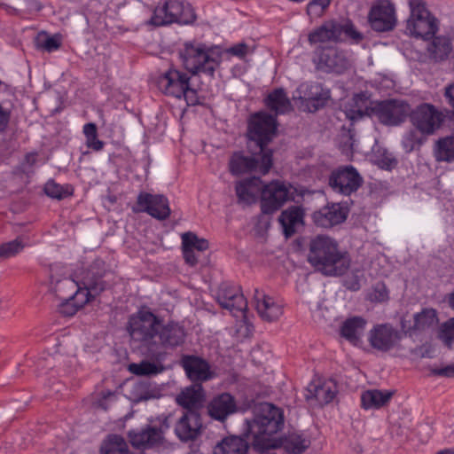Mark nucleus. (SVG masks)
I'll list each match as a JSON object with an SVG mask.
<instances>
[{
	"label": "nucleus",
	"mask_w": 454,
	"mask_h": 454,
	"mask_svg": "<svg viewBox=\"0 0 454 454\" xmlns=\"http://www.w3.org/2000/svg\"><path fill=\"white\" fill-rule=\"evenodd\" d=\"M132 454V453H131Z\"/></svg>",
	"instance_id": "nucleus-64"
},
{
	"label": "nucleus",
	"mask_w": 454,
	"mask_h": 454,
	"mask_svg": "<svg viewBox=\"0 0 454 454\" xmlns=\"http://www.w3.org/2000/svg\"><path fill=\"white\" fill-rule=\"evenodd\" d=\"M207 410L211 418L223 421L228 416L237 411V403L231 394L223 393L211 400Z\"/></svg>",
	"instance_id": "nucleus-27"
},
{
	"label": "nucleus",
	"mask_w": 454,
	"mask_h": 454,
	"mask_svg": "<svg viewBox=\"0 0 454 454\" xmlns=\"http://www.w3.org/2000/svg\"><path fill=\"white\" fill-rule=\"evenodd\" d=\"M77 282L70 278L55 279L51 277V289L59 300H67L72 297V294L76 290Z\"/></svg>",
	"instance_id": "nucleus-42"
},
{
	"label": "nucleus",
	"mask_w": 454,
	"mask_h": 454,
	"mask_svg": "<svg viewBox=\"0 0 454 454\" xmlns=\"http://www.w3.org/2000/svg\"><path fill=\"white\" fill-rule=\"evenodd\" d=\"M262 454H277V453L273 452V451H264Z\"/></svg>",
	"instance_id": "nucleus-63"
},
{
	"label": "nucleus",
	"mask_w": 454,
	"mask_h": 454,
	"mask_svg": "<svg viewBox=\"0 0 454 454\" xmlns=\"http://www.w3.org/2000/svg\"><path fill=\"white\" fill-rule=\"evenodd\" d=\"M83 134L86 137V145L94 151H101L104 142L98 138V130L95 123L90 122L83 126Z\"/></svg>",
	"instance_id": "nucleus-46"
},
{
	"label": "nucleus",
	"mask_w": 454,
	"mask_h": 454,
	"mask_svg": "<svg viewBox=\"0 0 454 454\" xmlns=\"http://www.w3.org/2000/svg\"><path fill=\"white\" fill-rule=\"evenodd\" d=\"M403 338V333L390 324L374 325L368 333L371 347L378 351L387 352Z\"/></svg>",
	"instance_id": "nucleus-18"
},
{
	"label": "nucleus",
	"mask_w": 454,
	"mask_h": 454,
	"mask_svg": "<svg viewBox=\"0 0 454 454\" xmlns=\"http://www.w3.org/2000/svg\"><path fill=\"white\" fill-rule=\"evenodd\" d=\"M434 156L436 161H454V136L439 138L434 145Z\"/></svg>",
	"instance_id": "nucleus-40"
},
{
	"label": "nucleus",
	"mask_w": 454,
	"mask_h": 454,
	"mask_svg": "<svg viewBox=\"0 0 454 454\" xmlns=\"http://www.w3.org/2000/svg\"><path fill=\"white\" fill-rule=\"evenodd\" d=\"M436 454H454V450L453 449H445V450L438 451Z\"/></svg>",
	"instance_id": "nucleus-62"
},
{
	"label": "nucleus",
	"mask_w": 454,
	"mask_h": 454,
	"mask_svg": "<svg viewBox=\"0 0 454 454\" xmlns=\"http://www.w3.org/2000/svg\"><path fill=\"white\" fill-rule=\"evenodd\" d=\"M364 179L352 165L340 166L333 169L328 178L331 189L339 194L350 196L362 186Z\"/></svg>",
	"instance_id": "nucleus-14"
},
{
	"label": "nucleus",
	"mask_w": 454,
	"mask_h": 454,
	"mask_svg": "<svg viewBox=\"0 0 454 454\" xmlns=\"http://www.w3.org/2000/svg\"><path fill=\"white\" fill-rule=\"evenodd\" d=\"M262 180L255 176L240 180L235 185L238 202L243 205L255 203L259 193L262 194Z\"/></svg>",
	"instance_id": "nucleus-29"
},
{
	"label": "nucleus",
	"mask_w": 454,
	"mask_h": 454,
	"mask_svg": "<svg viewBox=\"0 0 454 454\" xmlns=\"http://www.w3.org/2000/svg\"><path fill=\"white\" fill-rule=\"evenodd\" d=\"M372 106H369V98L364 92L355 94L353 98L345 105L344 113L346 118L351 122H355L365 116L373 115Z\"/></svg>",
	"instance_id": "nucleus-31"
},
{
	"label": "nucleus",
	"mask_w": 454,
	"mask_h": 454,
	"mask_svg": "<svg viewBox=\"0 0 454 454\" xmlns=\"http://www.w3.org/2000/svg\"><path fill=\"white\" fill-rule=\"evenodd\" d=\"M180 57L187 71L192 74H203L214 77L222 63V51L217 46H208L198 41L184 43Z\"/></svg>",
	"instance_id": "nucleus-3"
},
{
	"label": "nucleus",
	"mask_w": 454,
	"mask_h": 454,
	"mask_svg": "<svg viewBox=\"0 0 454 454\" xmlns=\"http://www.w3.org/2000/svg\"><path fill=\"white\" fill-rule=\"evenodd\" d=\"M277 129L276 119L266 113H258L252 116L248 123V137L254 141L261 152H271L265 145L272 139Z\"/></svg>",
	"instance_id": "nucleus-15"
},
{
	"label": "nucleus",
	"mask_w": 454,
	"mask_h": 454,
	"mask_svg": "<svg viewBox=\"0 0 454 454\" xmlns=\"http://www.w3.org/2000/svg\"><path fill=\"white\" fill-rule=\"evenodd\" d=\"M205 394L201 384L192 383L184 389L177 396L176 403L187 411H194L204 401Z\"/></svg>",
	"instance_id": "nucleus-33"
},
{
	"label": "nucleus",
	"mask_w": 454,
	"mask_h": 454,
	"mask_svg": "<svg viewBox=\"0 0 454 454\" xmlns=\"http://www.w3.org/2000/svg\"><path fill=\"white\" fill-rule=\"evenodd\" d=\"M309 444V440L299 434H289L284 442L285 449L292 454H300L305 451Z\"/></svg>",
	"instance_id": "nucleus-44"
},
{
	"label": "nucleus",
	"mask_w": 454,
	"mask_h": 454,
	"mask_svg": "<svg viewBox=\"0 0 454 454\" xmlns=\"http://www.w3.org/2000/svg\"><path fill=\"white\" fill-rule=\"evenodd\" d=\"M160 323V318L153 312L142 309L129 318L128 332L134 341L154 355Z\"/></svg>",
	"instance_id": "nucleus-4"
},
{
	"label": "nucleus",
	"mask_w": 454,
	"mask_h": 454,
	"mask_svg": "<svg viewBox=\"0 0 454 454\" xmlns=\"http://www.w3.org/2000/svg\"><path fill=\"white\" fill-rule=\"evenodd\" d=\"M61 303L59 305V312L65 317L74 316L80 308L76 305L74 300L67 299L60 300Z\"/></svg>",
	"instance_id": "nucleus-54"
},
{
	"label": "nucleus",
	"mask_w": 454,
	"mask_h": 454,
	"mask_svg": "<svg viewBox=\"0 0 454 454\" xmlns=\"http://www.w3.org/2000/svg\"><path fill=\"white\" fill-rule=\"evenodd\" d=\"M372 111L380 123L398 126L410 116L411 106L403 99H387L377 102Z\"/></svg>",
	"instance_id": "nucleus-13"
},
{
	"label": "nucleus",
	"mask_w": 454,
	"mask_h": 454,
	"mask_svg": "<svg viewBox=\"0 0 454 454\" xmlns=\"http://www.w3.org/2000/svg\"><path fill=\"white\" fill-rule=\"evenodd\" d=\"M196 20L192 5L177 0L166 1L163 5L157 6L150 20V24L160 27L174 22L191 24Z\"/></svg>",
	"instance_id": "nucleus-7"
},
{
	"label": "nucleus",
	"mask_w": 454,
	"mask_h": 454,
	"mask_svg": "<svg viewBox=\"0 0 454 454\" xmlns=\"http://www.w3.org/2000/svg\"><path fill=\"white\" fill-rule=\"evenodd\" d=\"M164 430L161 427H147L140 432L130 431L128 434L133 447L147 449L163 442Z\"/></svg>",
	"instance_id": "nucleus-28"
},
{
	"label": "nucleus",
	"mask_w": 454,
	"mask_h": 454,
	"mask_svg": "<svg viewBox=\"0 0 454 454\" xmlns=\"http://www.w3.org/2000/svg\"><path fill=\"white\" fill-rule=\"evenodd\" d=\"M444 96L447 98L449 104L454 108V83L445 88Z\"/></svg>",
	"instance_id": "nucleus-60"
},
{
	"label": "nucleus",
	"mask_w": 454,
	"mask_h": 454,
	"mask_svg": "<svg viewBox=\"0 0 454 454\" xmlns=\"http://www.w3.org/2000/svg\"><path fill=\"white\" fill-rule=\"evenodd\" d=\"M411 14L406 22L407 32L416 38L426 39L438 29L437 20L431 15L422 0H410Z\"/></svg>",
	"instance_id": "nucleus-8"
},
{
	"label": "nucleus",
	"mask_w": 454,
	"mask_h": 454,
	"mask_svg": "<svg viewBox=\"0 0 454 454\" xmlns=\"http://www.w3.org/2000/svg\"><path fill=\"white\" fill-rule=\"evenodd\" d=\"M164 370L165 367L159 362L142 361L129 365V371L139 376H153L161 373Z\"/></svg>",
	"instance_id": "nucleus-43"
},
{
	"label": "nucleus",
	"mask_w": 454,
	"mask_h": 454,
	"mask_svg": "<svg viewBox=\"0 0 454 454\" xmlns=\"http://www.w3.org/2000/svg\"><path fill=\"white\" fill-rule=\"evenodd\" d=\"M348 216L346 209L339 203L328 204L312 214L313 223L322 228H331L343 223Z\"/></svg>",
	"instance_id": "nucleus-26"
},
{
	"label": "nucleus",
	"mask_w": 454,
	"mask_h": 454,
	"mask_svg": "<svg viewBox=\"0 0 454 454\" xmlns=\"http://www.w3.org/2000/svg\"><path fill=\"white\" fill-rule=\"evenodd\" d=\"M266 106L276 114H284L293 110L292 103L282 88L275 89L265 98Z\"/></svg>",
	"instance_id": "nucleus-34"
},
{
	"label": "nucleus",
	"mask_w": 454,
	"mask_h": 454,
	"mask_svg": "<svg viewBox=\"0 0 454 454\" xmlns=\"http://www.w3.org/2000/svg\"><path fill=\"white\" fill-rule=\"evenodd\" d=\"M183 255L185 262L190 266H195L197 264L198 258L195 254V250L183 247Z\"/></svg>",
	"instance_id": "nucleus-58"
},
{
	"label": "nucleus",
	"mask_w": 454,
	"mask_h": 454,
	"mask_svg": "<svg viewBox=\"0 0 454 454\" xmlns=\"http://www.w3.org/2000/svg\"><path fill=\"white\" fill-rule=\"evenodd\" d=\"M137 205L138 211L145 212L158 220H165L170 215L168 199L160 194L140 192L137 196Z\"/></svg>",
	"instance_id": "nucleus-21"
},
{
	"label": "nucleus",
	"mask_w": 454,
	"mask_h": 454,
	"mask_svg": "<svg viewBox=\"0 0 454 454\" xmlns=\"http://www.w3.org/2000/svg\"><path fill=\"white\" fill-rule=\"evenodd\" d=\"M366 299L371 302L380 303L389 299L388 290L383 282H377L368 291Z\"/></svg>",
	"instance_id": "nucleus-48"
},
{
	"label": "nucleus",
	"mask_w": 454,
	"mask_h": 454,
	"mask_svg": "<svg viewBox=\"0 0 454 454\" xmlns=\"http://www.w3.org/2000/svg\"><path fill=\"white\" fill-rule=\"evenodd\" d=\"M438 336L448 348H454V317L442 324Z\"/></svg>",
	"instance_id": "nucleus-49"
},
{
	"label": "nucleus",
	"mask_w": 454,
	"mask_h": 454,
	"mask_svg": "<svg viewBox=\"0 0 454 454\" xmlns=\"http://www.w3.org/2000/svg\"><path fill=\"white\" fill-rule=\"evenodd\" d=\"M311 44L318 43L343 42L351 39L356 43L362 41L363 35L358 32L353 22L347 19L343 20H329L309 34Z\"/></svg>",
	"instance_id": "nucleus-6"
},
{
	"label": "nucleus",
	"mask_w": 454,
	"mask_h": 454,
	"mask_svg": "<svg viewBox=\"0 0 454 454\" xmlns=\"http://www.w3.org/2000/svg\"><path fill=\"white\" fill-rule=\"evenodd\" d=\"M24 247L25 244L20 239L3 243L0 245V258L8 259L15 256L21 252Z\"/></svg>",
	"instance_id": "nucleus-50"
},
{
	"label": "nucleus",
	"mask_w": 454,
	"mask_h": 454,
	"mask_svg": "<svg viewBox=\"0 0 454 454\" xmlns=\"http://www.w3.org/2000/svg\"><path fill=\"white\" fill-rule=\"evenodd\" d=\"M60 41L59 38L55 36H49L43 40V43L39 44L40 47L47 51L48 52H51L53 51L58 50L60 47Z\"/></svg>",
	"instance_id": "nucleus-56"
},
{
	"label": "nucleus",
	"mask_w": 454,
	"mask_h": 454,
	"mask_svg": "<svg viewBox=\"0 0 454 454\" xmlns=\"http://www.w3.org/2000/svg\"><path fill=\"white\" fill-rule=\"evenodd\" d=\"M44 192L48 197L56 200H62L72 194L73 189L70 185H61L54 180H49L44 185Z\"/></svg>",
	"instance_id": "nucleus-45"
},
{
	"label": "nucleus",
	"mask_w": 454,
	"mask_h": 454,
	"mask_svg": "<svg viewBox=\"0 0 454 454\" xmlns=\"http://www.w3.org/2000/svg\"><path fill=\"white\" fill-rule=\"evenodd\" d=\"M368 22L376 32L392 31L397 23L395 4L389 0H377L369 11Z\"/></svg>",
	"instance_id": "nucleus-16"
},
{
	"label": "nucleus",
	"mask_w": 454,
	"mask_h": 454,
	"mask_svg": "<svg viewBox=\"0 0 454 454\" xmlns=\"http://www.w3.org/2000/svg\"><path fill=\"white\" fill-rule=\"evenodd\" d=\"M100 276H95L92 278H85L83 281L84 288L76 286V290L72 294L71 300L81 309L90 301V296L99 294L106 288V284Z\"/></svg>",
	"instance_id": "nucleus-30"
},
{
	"label": "nucleus",
	"mask_w": 454,
	"mask_h": 454,
	"mask_svg": "<svg viewBox=\"0 0 454 454\" xmlns=\"http://www.w3.org/2000/svg\"><path fill=\"white\" fill-rule=\"evenodd\" d=\"M249 51L248 45L245 43H239L226 50V52L238 58H244Z\"/></svg>",
	"instance_id": "nucleus-55"
},
{
	"label": "nucleus",
	"mask_w": 454,
	"mask_h": 454,
	"mask_svg": "<svg viewBox=\"0 0 454 454\" xmlns=\"http://www.w3.org/2000/svg\"><path fill=\"white\" fill-rule=\"evenodd\" d=\"M309 387V391L320 404H327L332 402L337 393L336 386L332 381L311 385Z\"/></svg>",
	"instance_id": "nucleus-41"
},
{
	"label": "nucleus",
	"mask_w": 454,
	"mask_h": 454,
	"mask_svg": "<svg viewBox=\"0 0 454 454\" xmlns=\"http://www.w3.org/2000/svg\"><path fill=\"white\" fill-rule=\"evenodd\" d=\"M180 365L192 383L202 384L215 376L208 361L196 355L182 356Z\"/></svg>",
	"instance_id": "nucleus-19"
},
{
	"label": "nucleus",
	"mask_w": 454,
	"mask_h": 454,
	"mask_svg": "<svg viewBox=\"0 0 454 454\" xmlns=\"http://www.w3.org/2000/svg\"><path fill=\"white\" fill-rule=\"evenodd\" d=\"M183 247L197 250L199 252L205 251L208 248V241L205 239H200L192 232H185L182 235Z\"/></svg>",
	"instance_id": "nucleus-47"
},
{
	"label": "nucleus",
	"mask_w": 454,
	"mask_h": 454,
	"mask_svg": "<svg viewBox=\"0 0 454 454\" xmlns=\"http://www.w3.org/2000/svg\"><path fill=\"white\" fill-rule=\"evenodd\" d=\"M298 98L305 111L315 113L331 99V90L319 82H304L297 89Z\"/></svg>",
	"instance_id": "nucleus-17"
},
{
	"label": "nucleus",
	"mask_w": 454,
	"mask_h": 454,
	"mask_svg": "<svg viewBox=\"0 0 454 454\" xmlns=\"http://www.w3.org/2000/svg\"><path fill=\"white\" fill-rule=\"evenodd\" d=\"M100 454H131L125 439L115 434H108L101 443Z\"/></svg>",
	"instance_id": "nucleus-39"
},
{
	"label": "nucleus",
	"mask_w": 454,
	"mask_h": 454,
	"mask_svg": "<svg viewBox=\"0 0 454 454\" xmlns=\"http://www.w3.org/2000/svg\"><path fill=\"white\" fill-rule=\"evenodd\" d=\"M377 161L378 165L384 169H392L397 165V160L393 153L386 150L379 155Z\"/></svg>",
	"instance_id": "nucleus-53"
},
{
	"label": "nucleus",
	"mask_w": 454,
	"mask_h": 454,
	"mask_svg": "<svg viewBox=\"0 0 454 454\" xmlns=\"http://www.w3.org/2000/svg\"><path fill=\"white\" fill-rule=\"evenodd\" d=\"M10 114L0 106V131H3L9 121Z\"/></svg>",
	"instance_id": "nucleus-59"
},
{
	"label": "nucleus",
	"mask_w": 454,
	"mask_h": 454,
	"mask_svg": "<svg viewBox=\"0 0 454 454\" xmlns=\"http://www.w3.org/2000/svg\"><path fill=\"white\" fill-rule=\"evenodd\" d=\"M438 324L437 312L434 309H424L414 314L412 319L401 320L402 331L410 336L433 329Z\"/></svg>",
	"instance_id": "nucleus-23"
},
{
	"label": "nucleus",
	"mask_w": 454,
	"mask_h": 454,
	"mask_svg": "<svg viewBox=\"0 0 454 454\" xmlns=\"http://www.w3.org/2000/svg\"><path fill=\"white\" fill-rule=\"evenodd\" d=\"M250 441L239 436L224 438L214 449V454H247Z\"/></svg>",
	"instance_id": "nucleus-36"
},
{
	"label": "nucleus",
	"mask_w": 454,
	"mask_h": 454,
	"mask_svg": "<svg viewBox=\"0 0 454 454\" xmlns=\"http://www.w3.org/2000/svg\"><path fill=\"white\" fill-rule=\"evenodd\" d=\"M448 302L450 307L454 310V292L450 294Z\"/></svg>",
	"instance_id": "nucleus-61"
},
{
	"label": "nucleus",
	"mask_w": 454,
	"mask_h": 454,
	"mask_svg": "<svg viewBox=\"0 0 454 454\" xmlns=\"http://www.w3.org/2000/svg\"><path fill=\"white\" fill-rule=\"evenodd\" d=\"M254 418L246 419L244 435L254 450H262L274 447L273 435L284 427L283 410L270 403L256 404Z\"/></svg>",
	"instance_id": "nucleus-1"
},
{
	"label": "nucleus",
	"mask_w": 454,
	"mask_h": 454,
	"mask_svg": "<svg viewBox=\"0 0 454 454\" xmlns=\"http://www.w3.org/2000/svg\"><path fill=\"white\" fill-rule=\"evenodd\" d=\"M158 89L165 95L176 98H184L188 105L199 103L196 90L190 86V76L178 69L169 68L157 79Z\"/></svg>",
	"instance_id": "nucleus-5"
},
{
	"label": "nucleus",
	"mask_w": 454,
	"mask_h": 454,
	"mask_svg": "<svg viewBox=\"0 0 454 454\" xmlns=\"http://www.w3.org/2000/svg\"><path fill=\"white\" fill-rule=\"evenodd\" d=\"M220 306L238 317L247 310V302L239 286L223 284L217 294Z\"/></svg>",
	"instance_id": "nucleus-22"
},
{
	"label": "nucleus",
	"mask_w": 454,
	"mask_h": 454,
	"mask_svg": "<svg viewBox=\"0 0 454 454\" xmlns=\"http://www.w3.org/2000/svg\"><path fill=\"white\" fill-rule=\"evenodd\" d=\"M202 432L200 415L195 411H186L175 426V434L183 442L197 440Z\"/></svg>",
	"instance_id": "nucleus-20"
},
{
	"label": "nucleus",
	"mask_w": 454,
	"mask_h": 454,
	"mask_svg": "<svg viewBox=\"0 0 454 454\" xmlns=\"http://www.w3.org/2000/svg\"><path fill=\"white\" fill-rule=\"evenodd\" d=\"M409 118L419 133L431 136L442 127L445 116L432 104L423 103L415 109L411 108Z\"/></svg>",
	"instance_id": "nucleus-11"
},
{
	"label": "nucleus",
	"mask_w": 454,
	"mask_h": 454,
	"mask_svg": "<svg viewBox=\"0 0 454 454\" xmlns=\"http://www.w3.org/2000/svg\"><path fill=\"white\" fill-rule=\"evenodd\" d=\"M424 143V139L419 135L418 130H409L402 139V146L405 153H411L419 148Z\"/></svg>",
	"instance_id": "nucleus-51"
},
{
	"label": "nucleus",
	"mask_w": 454,
	"mask_h": 454,
	"mask_svg": "<svg viewBox=\"0 0 454 454\" xmlns=\"http://www.w3.org/2000/svg\"><path fill=\"white\" fill-rule=\"evenodd\" d=\"M313 62L317 69L325 73L343 74L351 68V54L336 47H318L316 49Z\"/></svg>",
	"instance_id": "nucleus-9"
},
{
	"label": "nucleus",
	"mask_w": 454,
	"mask_h": 454,
	"mask_svg": "<svg viewBox=\"0 0 454 454\" xmlns=\"http://www.w3.org/2000/svg\"><path fill=\"white\" fill-rule=\"evenodd\" d=\"M308 262L326 276H340L349 268V258L339 249L335 239L317 235L309 242Z\"/></svg>",
	"instance_id": "nucleus-2"
},
{
	"label": "nucleus",
	"mask_w": 454,
	"mask_h": 454,
	"mask_svg": "<svg viewBox=\"0 0 454 454\" xmlns=\"http://www.w3.org/2000/svg\"><path fill=\"white\" fill-rule=\"evenodd\" d=\"M230 171L233 175L254 172L262 175L267 174L272 167V152H261L251 156H245L242 153H235L229 163Z\"/></svg>",
	"instance_id": "nucleus-10"
},
{
	"label": "nucleus",
	"mask_w": 454,
	"mask_h": 454,
	"mask_svg": "<svg viewBox=\"0 0 454 454\" xmlns=\"http://www.w3.org/2000/svg\"><path fill=\"white\" fill-rule=\"evenodd\" d=\"M330 4L331 0H311L307 4V14L310 19L320 18L325 13Z\"/></svg>",
	"instance_id": "nucleus-52"
},
{
	"label": "nucleus",
	"mask_w": 454,
	"mask_h": 454,
	"mask_svg": "<svg viewBox=\"0 0 454 454\" xmlns=\"http://www.w3.org/2000/svg\"><path fill=\"white\" fill-rule=\"evenodd\" d=\"M366 325L367 321L360 316L347 318L340 328L341 336L352 344L357 345L361 342Z\"/></svg>",
	"instance_id": "nucleus-32"
},
{
	"label": "nucleus",
	"mask_w": 454,
	"mask_h": 454,
	"mask_svg": "<svg viewBox=\"0 0 454 454\" xmlns=\"http://www.w3.org/2000/svg\"><path fill=\"white\" fill-rule=\"evenodd\" d=\"M394 393L390 390H367L361 395L362 406L366 410L380 409L389 403Z\"/></svg>",
	"instance_id": "nucleus-35"
},
{
	"label": "nucleus",
	"mask_w": 454,
	"mask_h": 454,
	"mask_svg": "<svg viewBox=\"0 0 454 454\" xmlns=\"http://www.w3.org/2000/svg\"><path fill=\"white\" fill-rule=\"evenodd\" d=\"M451 51L452 43L447 36H435L427 45L429 57L435 62L447 59Z\"/></svg>",
	"instance_id": "nucleus-38"
},
{
	"label": "nucleus",
	"mask_w": 454,
	"mask_h": 454,
	"mask_svg": "<svg viewBox=\"0 0 454 454\" xmlns=\"http://www.w3.org/2000/svg\"><path fill=\"white\" fill-rule=\"evenodd\" d=\"M254 302L259 317L264 321H276L283 314V304L262 290H254Z\"/></svg>",
	"instance_id": "nucleus-25"
},
{
	"label": "nucleus",
	"mask_w": 454,
	"mask_h": 454,
	"mask_svg": "<svg viewBox=\"0 0 454 454\" xmlns=\"http://www.w3.org/2000/svg\"><path fill=\"white\" fill-rule=\"evenodd\" d=\"M430 372L435 376L452 378L454 377V364H449L442 368H431Z\"/></svg>",
	"instance_id": "nucleus-57"
},
{
	"label": "nucleus",
	"mask_w": 454,
	"mask_h": 454,
	"mask_svg": "<svg viewBox=\"0 0 454 454\" xmlns=\"http://www.w3.org/2000/svg\"><path fill=\"white\" fill-rule=\"evenodd\" d=\"M278 220L284 229L285 235L290 237L295 232V227L302 223L303 211L300 207H290L281 213Z\"/></svg>",
	"instance_id": "nucleus-37"
},
{
	"label": "nucleus",
	"mask_w": 454,
	"mask_h": 454,
	"mask_svg": "<svg viewBox=\"0 0 454 454\" xmlns=\"http://www.w3.org/2000/svg\"><path fill=\"white\" fill-rule=\"evenodd\" d=\"M185 331L183 326L176 323L162 325L160 323L158 335L155 344L154 356H158L160 347L164 348H174L184 344L185 340Z\"/></svg>",
	"instance_id": "nucleus-24"
},
{
	"label": "nucleus",
	"mask_w": 454,
	"mask_h": 454,
	"mask_svg": "<svg viewBox=\"0 0 454 454\" xmlns=\"http://www.w3.org/2000/svg\"><path fill=\"white\" fill-rule=\"evenodd\" d=\"M292 185L274 180L262 186L261 209L263 214L270 215L278 211L286 202L294 200Z\"/></svg>",
	"instance_id": "nucleus-12"
}]
</instances>
